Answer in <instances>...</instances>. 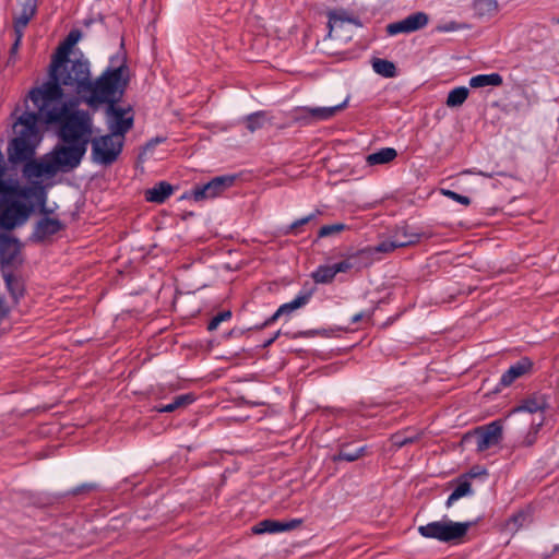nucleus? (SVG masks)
Segmentation results:
<instances>
[{
	"mask_svg": "<svg viewBox=\"0 0 559 559\" xmlns=\"http://www.w3.org/2000/svg\"><path fill=\"white\" fill-rule=\"evenodd\" d=\"M91 80V63L82 53L80 57L52 59L49 80L29 92V99L37 102H64V90L82 98Z\"/></svg>",
	"mask_w": 559,
	"mask_h": 559,
	"instance_id": "obj_1",
	"label": "nucleus"
},
{
	"mask_svg": "<svg viewBox=\"0 0 559 559\" xmlns=\"http://www.w3.org/2000/svg\"><path fill=\"white\" fill-rule=\"evenodd\" d=\"M33 104L43 122L59 124L58 136L62 143L88 146L93 135V117L87 110L78 108L79 99Z\"/></svg>",
	"mask_w": 559,
	"mask_h": 559,
	"instance_id": "obj_2",
	"label": "nucleus"
},
{
	"mask_svg": "<svg viewBox=\"0 0 559 559\" xmlns=\"http://www.w3.org/2000/svg\"><path fill=\"white\" fill-rule=\"evenodd\" d=\"M39 114L25 111L13 124L15 136L7 147L8 160L11 165L23 164V169L31 163H39L34 159L36 148L41 141L38 122Z\"/></svg>",
	"mask_w": 559,
	"mask_h": 559,
	"instance_id": "obj_3",
	"label": "nucleus"
},
{
	"mask_svg": "<svg viewBox=\"0 0 559 559\" xmlns=\"http://www.w3.org/2000/svg\"><path fill=\"white\" fill-rule=\"evenodd\" d=\"M129 81V69L124 61L117 67L107 68L98 78H91L81 98L91 108H98L117 103L122 96Z\"/></svg>",
	"mask_w": 559,
	"mask_h": 559,
	"instance_id": "obj_4",
	"label": "nucleus"
},
{
	"mask_svg": "<svg viewBox=\"0 0 559 559\" xmlns=\"http://www.w3.org/2000/svg\"><path fill=\"white\" fill-rule=\"evenodd\" d=\"M86 151L87 147L76 143L57 145L50 154L39 159V163L28 164L22 173L24 177L31 179L72 170L81 164Z\"/></svg>",
	"mask_w": 559,
	"mask_h": 559,
	"instance_id": "obj_5",
	"label": "nucleus"
},
{
	"mask_svg": "<svg viewBox=\"0 0 559 559\" xmlns=\"http://www.w3.org/2000/svg\"><path fill=\"white\" fill-rule=\"evenodd\" d=\"M472 522H454L451 520L433 521L418 527V533L425 538L437 539L445 544H461L464 540Z\"/></svg>",
	"mask_w": 559,
	"mask_h": 559,
	"instance_id": "obj_6",
	"label": "nucleus"
},
{
	"mask_svg": "<svg viewBox=\"0 0 559 559\" xmlns=\"http://www.w3.org/2000/svg\"><path fill=\"white\" fill-rule=\"evenodd\" d=\"M35 199L40 205L39 212L47 214L46 192L44 187L39 185L21 188L16 181L0 180V210L19 199Z\"/></svg>",
	"mask_w": 559,
	"mask_h": 559,
	"instance_id": "obj_7",
	"label": "nucleus"
},
{
	"mask_svg": "<svg viewBox=\"0 0 559 559\" xmlns=\"http://www.w3.org/2000/svg\"><path fill=\"white\" fill-rule=\"evenodd\" d=\"M123 141L122 138L112 133L92 139V155L94 162L102 165L112 164L122 151Z\"/></svg>",
	"mask_w": 559,
	"mask_h": 559,
	"instance_id": "obj_8",
	"label": "nucleus"
},
{
	"mask_svg": "<svg viewBox=\"0 0 559 559\" xmlns=\"http://www.w3.org/2000/svg\"><path fill=\"white\" fill-rule=\"evenodd\" d=\"M348 103V97L341 104L329 107H297L292 111V118L301 126H310L321 121L332 119L337 112L343 110Z\"/></svg>",
	"mask_w": 559,
	"mask_h": 559,
	"instance_id": "obj_9",
	"label": "nucleus"
},
{
	"mask_svg": "<svg viewBox=\"0 0 559 559\" xmlns=\"http://www.w3.org/2000/svg\"><path fill=\"white\" fill-rule=\"evenodd\" d=\"M106 120L110 133L122 138L133 127V115L130 108H122L112 103L107 106Z\"/></svg>",
	"mask_w": 559,
	"mask_h": 559,
	"instance_id": "obj_10",
	"label": "nucleus"
},
{
	"mask_svg": "<svg viewBox=\"0 0 559 559\" xmlns=\"http://www.w3.org/2000/svg\"><path fill=\"white\" fill-rule=\"evenodd\" d=\"M329 16V35L331 37L341 38L343 35L345 37H350L348 34L349 28L352 26L360 27L361 24L358 19L354 17L344 9L333 10L328 13Z\"/></svg>",
	"mask_w": 559,
	"mask_h": 559,
	"instance_id": "obj_11",
	"label": "nucleus"
},
{
	"mask_svg": "<svg viewBox=\"0 0 559 559\" xmlns=\"http://www.w3.org/2000/svg\"><path fill=\"white\" fill-rule=\"evenodd\" d=\"M32 209L21 201H15L0 210V226L4 229H13L24 224Z\"/></svg>",
	"mask_w": 559,
	"mask_h": 559,
	"instance_id": "obj_12",
	"label": "nucleus"
},
{
	"mask_svg": "<svg viewBox=\"0 0 559 559\" xmlns=\"http://www.w3.org/2000/svg\"><path fill=\"white\" fill-rule=\"evenodd\" d=\"M429 23V16L425 12L413 13L405 19L386 25L385 31L390 36L409 34L423 29Z\"/></svg>",
	"mask_w": 559,
	"mask_h": 559,
	"instance_id": "obj_13",
	"label": "nucleus"
},
{
	"mask_svg": "<svg viewBox=\"0 0 559 559\" xmlns=\"http://www.w3.org/2000/svg\"><path fill=\"white\" fill-rule=\"evenodd\" d=\"M404 237L405 240H400L399 235H393L390 239L383 240L377 246L361 249L358 254L372 259L376 253H389L397 248L407 247L419 241V235L404 234Z\"/></svg>",
	"mask_w": 559,
	"mask_h": 559,
	"instance_id": "obj_14",
	"label": "nucleus"
},
{
	"mask_svg": "<svg viewBox=\"0 0 559 559\" xmlns=\"http://www.w3.org/2000/svg\"><path fill=\"white\" fill-rule=\"evenodd\" d=\"M476 450L484 452L491 447L500 443L502 440V425L499 420H495L486 426L475 430Z\"/></svg>",
	"mask_w": 559,
	"mask_h": 559,
	"instance_id": "obj_15",
	"label": "nucleus"
},
{
	"mask_svg": "<svg viewBox=\"0 0 559 559\" xmlns=\"http://www.w3.org/2000/svg\"><path fill=\"white\" fill-rule=\"evenodd\" d=\"M234 181L235 177L233 176L215 177L207 183L195 187L192 192L193 199L195 201L213 199L222 194L229 187H231Z\"/></svg>",
	"mask_w": 559,
	"mask_h": 559,
	"instance_id": "obj_16",
	"label": "nucleus"
},
{
	"mask_svg": "<svg viewBox=\"0 0 559 559\" xmlns=\"http://www.w3.org/2000/svg\"><path fill=\"white\" fill-rule=\"evenodd\" d=\"M21 247L16 239L0 235V264L2 270L15 266L20 261Z\"/></svg>",
	"mask_w": 559,
	"mask_h": 559,
	"instance_id": "obj_17",
	"label": "nucleus"
},
{
	"mask_svg": "<svg viewBox=\"0 0 559 559\" xmlns=\"http://www.w3.org/2000/svg\"><path fill=\"white\" fill-rule=\"evenodd\" d=\"M302 520L293 519L290 521L282 522L276 520H263L252 526L251 531L253 534L261 535L265 533L274 534L280 532L292 531L300 526Z\"/></svg>",
	"mask_w": 559,
	"mask_h": 559,
	"instance_id": "obj_18",
	"label": "nucleus"
},
{
	"mask_svg": "<svg viewBox=\"0 0 559 559\" xmlns=\"http://www.w3.org/2000/svg\"><path fill=\"white\" fill-rule=\"evenodd\" d=\"M47 210H48V213L44 214L45 217H43L41 219H39L37 222L35 230H34V237L40 241L56 235L64 227L63 224L61 223V221H59L58 218L48 217V214L52 213L53 210L52 209L50 210L48 207H47Z\"/></svg>",
	"mask_w": 559,
	"mask_h": 559,
	"instance_id": "obj_19",
	"label": "nucleus"
},
{
	"mask_svg": "<svg viewBox=\"0 0 559 559\" xmlns=\"http://www.w3.org/2000/svg\"><path fill=\"white\" fill-rule=\"evenodd\" d=\"M310 297H311V293L307 292V293L299 294L292 301L283 304L275 311V313L263 323L262 326H267V325L272 324L273 322H275L280 317L288 316V314L293 313L295 310L302 308L304 306H306L309 302Z\"/></svg>",
	"mask_w": 559,
	"mask_h": 559,
	"instance_id": "obj_20",
	"label": "nucleus"
},
{
	"mask_svg": "<svg viewBox=\"0 0 559 559\" xmlns=\"http://www.w3.org/2000/svg\"><path fill=\"white\" fill-rule=\"evenodd\" d=\"M532 361L528 358H522L512 365L500 378L499 385L510 386L516 379L523 377L532 369Z\"/></svg>",
	"mask_w": 559,
	"mask_h": 559,
	"instance_id": "obj_21",
	"label": "nucleus"
},
{
	"mask_svg": "<svg viewBox=\"0 0 559 559\" xmlns=\"http://www.w3.org/2000/svg\"><path fill=\"white\" fill-rule=\"evenodd\" d=\"M20 11L15 14L13 26L25 28L37 11L38 0H17Z\"/></svg>",
	"mask_w": 559,
	"mask_h": 559,
	"instance_id": "obj_22",
	"label": "nucleus"
},
{
	"mask_svg": "<svg viewBox=\"0 0 559 559\" xmlns=\"http://www.w3.org/2000/svg\"><path fill=\"white\" fill-rule=\"evenodd\" d=\"M174 192L173 186L166 181H160L155 185L153 188L147 189L145 191V199L148 202L153 203H163L168 199Z\"/></svg>",
	"mask_w": 559,
	"mask_h": 559,
	"instance_id": "obj_23",
	"label": "nucleus"
},
{
	"mask_svg": "<svg viewBox=\"0 0 559 559\" xmlns=\"http://www.w3.org/2000/svg\"><path fill=\"white\" fill-rule=\"evenodd\" d=\"M474 490L472 488V484L469 480L466 479V476H462L459 479V484L455 487V489L452 491V493L449 496L445 507L451 508L459 499L463 497L473 496Z\"/></svg>",
	"mask_w": 559,
	"mask_h": 559,
	"instance_id": "obj_24",
	"label": "nucleus"
},
{
	"mask_svg": "<svg viewBox=\"0 0 559 559\" xmlns=\"http://www.w3.org/2000/svg\"><path fill=\"white\" fill-rule=\"evenodd\" d=\"M502 83L503 80L499 73L478 74L472 76L469 80V86L473 88H479L485 86H500Z\"/></svg>",
	"mask_w": 559,
	"mask_h": 559,
	"instance_id": "obj_25",
	"label": "nucleus"
},
{
	"mask_svg": "<svg viewBox=\"0 0 559 559\" xmlns=\"http://www.w3.org/2000/svg\"><path fill=\"white\" fill-rule=\"evenodd\" d=\"M81 33L78 29L71 31L64 41L58 47L52 59L70 58L72 47L80 40Z\"/></svg>",
	"mask_w": 559,
	"mask_h": 559,
	"instance_id": "obj_26",
	"label": "nucleus"
},
{
	"mask_svg": "<svg viewBox=\"0 0 559 559\" xmlns=\"http://www.w3.org/2000/svg\"><path fill=\"white\" fill-rule=\"evenodd\" d=\"M3 280L11 296L17 300L24 294V284L20 277L12 272L3 271Z\"/></svg>",
	"mask_w": 559,
	"mask_h": 559,
	"instance_id": "obj_27",
	"label": "nucleus"
},
{
	"mask_svg": "<svg viewBox=\"0 0 559 559\" xmlns=\"http://www.w3.org/2000/svg\"><path fill=\"white\" fill-rule=\"evenodd\" d=\"M397 153L392 147H383L376 153L369 154L366 158L369 165H382L392 162Z\"/></svg>",
	"mask_w": 559,
	"mask_h": 559,
	"instance_id": "obj_28",
	"label": "nucleus"
},
{
	"mask_svg": "<svg viewBox=\"0 0 559 559\" xmlns=\"http://www.w3.org/2000/svg\"><path fill=\"white\" fill-rule=\"evenodd\" d=\"M195 400L194 395L191 393L178 395L174 399V401L166 405H160L156 407V411L159 413H171L178 408L190 405Z\"/></svg>",
	"mask_w": 559,
	"mask_h": 559,
	"instance_id": "obj_29",
	"label": "nucleus"
},
{
	"mask_svg": "<svg viewBox=\"0 0 559 559\" xmlns=\"http://www.w3.org/2000/svg\"><path fill=\"white\" fill-rule=\"evenodd\" d=\"M543 423H544L543 416H540V419L538 423H532L530 430L526 432V435L523 438L519 439L514 443L513 448H530V447H532L537 440V435H538L539 428L543 426Z\"/></svg>",
	"mask_w": 559,
	"mask_h": 559,
	"instance_id": "obj_30",
	"label": "nucleus"
},
{
	"mask_svg": "<svg viewBox=\"0 0 559 559\" xmlns=\"http://www.w3.org/2000/svg\"><path fill=\"white\" fill-rule=\"evenodd\" d=\"M469 91L465 86H459L451 90L448 94L445 104L450 108L462 106L467 99Z\"/></svg>",
	"mask_w": 559,
	"mask_h": 559,
	"instance_id": "obj_31",
	"label": "nucleus"
},
{
	"mask_svg": "<svg viewBox=\"0 0 559 559\" xmlns=\"http://www.w3.org/2000/svg\"><path fill=\"white\" fill-rule=\"evenodd\" d=\"M372 68L376 73L384 78H394L396 75L394 63L385 59H374Z\"/></svg>",
	"mask_w": 559,
	"mask_h": 559,
	"instance_id": "obj_32",
	"label": "nucleus"
},
{
	"mask_svg": "<svg viewBox=\"0 0 559 559\" xmlns=\"http://www.w3.org/2000/svg\"><path fill=\"white\" fill-rule=\"evenodd\" d=\"M531 521L530 512L526 510H521L518 513L513 514L506 524L507 530L516 532L524 525H526Z\"/></svg>",
	"mask_w": 559,
	"mask_h": 559,
	"instance_id": "obj_33",
	"label": "nucleus"
},
{
	"mask_svg": "<svg viewBox=\"0 0 559 559\" xmlns=\"http://www.w3.org/2000/svg\"><path fill=\"white\" fill-rule=\"evenodd\" d=\"M546 407V402L542 397H533L524 401L521 406L516 408L518 412H527L530 414L543 413Z\"/></svg>",
	"mask_w": 559,
	"mask_h": 559,
	"instance_id": "obj_34",
	"label": "nucleus"
},
{
	"mask_svg": "<svg viewBox=\"0 0 559 559\" xmlns=\"http://www.w3.org/2000/svg\"><path fill=\"white\" fill-rule=\"evenodd\" d=\"M266 122V114L264 111H257L246 117L245 123L246 128L250 132H255L263 128Z\"/></svg>",
	"mask_w": 559,
	"mask_h": 559,
	"instance_id": "obj_35",
	"label": "nucleus"
},
{
	"mask_svg": "<svg viewBox=\"0 0 559 559\" xmlns=\"http://www.w3.org/2000/svg\"><path fill=\"white\" fill-rule=\"evenodd\" d=\"M335 273L332 265H320L313 273L312 278L316 283L328 284L333 281Z\"/></svg>",
	"mask_w": 559,
	"mask_h": 559,
	"instance_id": "obj_36",
	"label": "nucleus"
},
{
	"mask_svg": "<svg viewBox=\"0 0 559 559\" xmlns=\"http://www.w3.org/2000/svg\"><path fill=\"white\" fill-rule=\"evenodd\" d=\"M474 8L478 15L490 16L498 11V2L497 0H475Z\"/></svg>",
	"mask_w": 559,
	"mask_h": 559,
	"instance_id": "obj_37",
	"label": "nucleus"
},
{
	"mask_svg": "<svg viewBox=\"0 0 559 559\" xmlns=\"http://www.w3.org/2000/svg\"><path fill=\"white\" fill-rule=\"evenodd\" d=\"M367 454V447H360L355 451H346L345 448H342L337 455L333 457L334 461H347L354 462L358 459L365 456Z\"/></svg>",
	"mask_w": 559,
	"mask_h": 559,
	"instance_id": "obj_38",
	"label": "nucleus"
},
{
	"mask_svg": "<svg viewBox=\"0 0 559 559\" xmlns=\"http://www.w3.org/2000/svg\"><path fill=\"white\" fill-rule=\"evenodd\" d=\"M346 228H347V226L342 223L324 225L320 228L318 236L320 238L329 237V236L338 234V233L345 230Z\"/></svg>",
	"mask_w": 559,
	"mask_h": 559,
	"instance_id": "obj_39",
	"label": "nucleus"
},
{
	"mask_svg": "<svg viewBox=\"0 0 559 559\" xmlns=\"http://www.w3.org/2000/svg\"><path fill=\"white\" fill-rule=\"evenodd\" d=\"M418 439L417 436H405L404 432L394 433L391 437L392 444L400 449L408 443H413Z\"/></svg>",
	"mask_w": 559,
	"mask_h": 559,
	"instance_id": "obj_40",
	"label": "nucleus"
},
{
	"mask_svg": "<svg viewBox=\"0 0 559 559\" xmlns=\"http://www.w3.org/2000/svg\"><path fill=\"white\" fill-rule=\"evenodd\" d=\"M230 318H231V311L226 310V311L219 312L218 314H216L215 317L212 318V320L210 321V323L207 325V330L209 331L216 330L222 322L227 321Z\"/></svg>",
	"mask_w": 559,
	"mask_h": 559,
	"instance_id": "obj_41",
	"label": "nucleus"
},
{
	"mask_svg": "<svg viewBox=\"0 0 559 559\" xmlns=\"http://www.w3.org/2000/svg\"><path fill=\"white\" fill-rule=\"evenodd\" d=\"M441 193L444 197H447V198H449V199H451V200H453V201H455L457 203H461V204H463L465 206H468L471 204V199L468 197L459 194V193H456V192H454L452 190L441 189Z\"/></svg>",
	"mask_w": 559,
	"mask_h": 559,
	"instance_id": "obj_42",
	"label": "nucleus"
},
{
	"mask_svg": "<svg viewBox=\"0 0 559 559\" xmlns=\"http://www.w3.org/2000/svg\"><path fill=\"white\" fill-rule=\"evenodd\" d=\"M316 217V214H310L306 217H302V218H299L297 221H295L294 223L290 224V226L288 227V233H293V234H297L298 233V229L299 227L308 224L310 221H312L313 218Z\"/></svg>",
	"mask_w": 559,
	"mask_h": 559,
	"instance_id": "obj_43",
	"label": "nucleus"
},
{
	"mask_svg": "<svg viewBox=\"0 0 559 559\" xmlns=\"http://www.w3.org/2000/svg\"><path fill=\"white\" fill-rule=\"evenodd\" d=\"M24 29L25 28L14 27L15 40H14V43H13L11 49H10L11 57H13V56H15L17 53V50L20 48V45H21V41H22V38H23Z\"/></svg>",
	"mask_w": 559,
	"mask_h": 559,
	"instance_id": "obj_44",
	"label": "nucleus"
},
{
	"mask_svg": "<svg viewBox=\"0 0 559 559\" xmlns=\"http://www.w3.org/2000/svg\"><path fill=\"white\" fill-rule=\"evenodd\" d=\"M332 266H333L334 273L336 275L337 273H345V272L349 271L353 267V264L348 260H345V261L335 263Z\"/></svg>",
	"mask_w": 559,
	"mask_h": 559,
	"instance_id": "obj_45",
	"label": "nucleus"
},
{
	"mask_svg": "<svg viewBox=\"0 0 559 559\" xmlns=\"http://www.w3.org/2000/svg\"><path fill=\"white\" fill-rule=\"evenodd\" d=\"M369 318H370V313H369V312L361 311V312H359V313L354 314V316L352 317V319H350V322H352L353 324H355V323L360 322L361 320L369 319Z\"/></svg>",
	"mask_w": 559,
	"mask_h": 559,
	"instance_id": "obj_46",
	"label": "nucleus"
},
{
	"mask_svg": "<svg viewBox=\"0 0 559 559\" xmlns=\"http://www.w3.org/2000/svg\"><path fill=\"white\" fill-rule=\"evenodd\" d=\"M480 474H485V472H477L475 469H472L468 474H465L464 476H466V479L469 480V478H474Z\"/></svg>",
	"mask_w": 559,
	"mask_h": 559,
	"instance_id": "obj_47",
	"label": "nucleus"
},
{
	"mask_svg": "<svg viewBox=\"0 0 559 559\" xmlns=\"http://www.w3.org/2000/svg\"><path fill=\"white\" fill-rule=\"evenodd\" d=\"M404 234L411 235L407 233L406 228L399 229L394 235H399L400 240H405L406 238L404 237Z\"/></svg>",
	"mask_w": 559,
	"mask_h": 559,
	"instance_id": "obj_48",
	"label": "nucleus"
},
{
	"mask_svg": "<svg viewBox=\"0 0 559 559\" xmlns=\"http://www.w3.org/2000/svg\"><path fill=\"white\" fill-rule=\"evenodd\" d=\"M280 332H277L272 338L267 340L265 343H264V347H267L270 346L275 340L276 337L278 336Z\"/></svg>",
	"mask_w": 559,
	"mask_h": 559,
	"instance_id": "obj_49",
	"label": "nucleus"
},
{
	"mask_svg": "<svg viewBox=\"0 0 559 559\" xmlns=\"http://www.w3.org/2000/svg\"><path fill=\"white\" fill-rule=\"evenodd\" d=\"M162 141H163V139L156 138V139L152 140V141L148 143V145H150V146H154V145H156V144L160 143Z\"/></svg>",
	"mask_w": 559,
	"mask_h": 559,
	"instance_id": "obj_50",
	"label": "nucleus"
},
{
	"mask_svg": "<svg viewBox=\"0 0 559 559\" xmlns=\"http://www.w3.org/2000/svg\"><path fill=\"white\" fill-rule=\"evenodd\" d=\"M477 174H478V175H480V176L487 177V178H490V177H491V175L486 174V173H484V171H478Z\"/></svg>",
	"mask_w": 559,
	"mask_h": 559,
	"instance_id": "obj_51",
	"label": "nucleus"
},
{
	"mask_svg": "<svg viewBox=\"0 0 559 559\" xmlns=\"http://www.w3.org/2000/svg\"><path fill=\"white\" fill-rule=\"evenodd\" d=\"M554 552H559V544L555 546Z\"/></svg>",
	"mask_w": 559,
	"mask_h": 559,
	"instance_id": "obj_52",
	"label": "nucleus"
}]
</instances>
